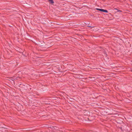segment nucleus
<instances>
[{"label": "nucleus", "instance_id": "39448f33", "mask_svg": "<svg viewBox=\"0 0 132 132\" xmlns=\"http://www.w3.org/2000/svg\"><path fill=\"white\" fill-rule=\"evenodd\" d=\"M131 71L132 72V69H131Z\"/></svg>", "mask_w": 132, "mask_h": 132}, {"label": "nucleus", "instance_id": "7ed1b4c3", "mask_svg": "<svg viewBox=\"0 0 132 132\" xmlns=\"http://www.w3.org/2000/svg\"><path fill=\"white\" fill-rule=\"evenodd\" d=\"M11 80H12V83H14V80H15L14 78L13 79H11Z\"/></svg>", "mask_w": 132, "mask_h": 132}, {"label": "nucleus", "instance_id": "f257e3e1", "mask_svg": "<svg viewBox=\"0 0 132 132\" xmlns=\"http://www.w3.org/2000/svg\"><path fill=\"white\" fill-rule=\"evenodd\" d=\"M96 9L97 10H99V11H100L101 12H105L106 13H108V11L105 10H104L103 9H100L98 8H96Z\"/></svg>", "mask_w": 132, "mask_h": 132}, {"label": "nucleus", "instance_id": "423d86ee", "mask_svg": "<svg viewBox=\"0 0 132 132\" xmlns=\"http://www.w3.org/2000/svg\"><path fill=\"white\" fill-rule=\"evenodd\" d=\"M85 113V112H84V114Z\"/></svg>", "mask_w": 132, "mask_h": 132}, {"label": "nucleus", "instance_id": "f03ea898", "mask_svg": "<svg viewBox=\"0 0 132 132\" xmlns=\"http://www.w3.org/2000/svg\"><path fill=\"white\" fill-rule=\"evenodd\" d=\"M51 3H53L54 2V1H53V0H48Z\"/></svg>", "mask_w": 132, "mask_h": 132}, {"label": "nucleus", "instance_id": "0eeeda50", "mask_svg": "<svg viewBox=\"0 0 132 132\" xmlns=\"http://www.w3.org/2000/svg\"><path fill=\"white\" fill-rule=\"evenodd\" d=\"M91 28H92V27H90Z\"/></svg>", "mask_w": 132, "mask_h": 132}, {"label": "nucleus", "instance_id": "20e7f679", "mask_svg": "<svg viewBox=\"0 0 132 132\" xmlns=\"http://www.w3.org/2000/svg\"><path fill=\"white\" fill-rule=\"evenodd\" d=\"M105 55L106 56V54H105Z\"/></svg>", "mask_w": 132, "mask_h": 132}]
</instances>
